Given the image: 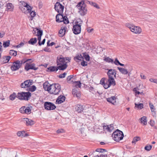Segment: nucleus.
Listing matches in <instances>:
<instances>
[{"instance_id": "obj_50", "label": "nucleus", "mask_w": 157, "mask_h": 157, "mask_svg": "<svg viewBox=\"0 0 157 157\" xmlns=\"http://www.w3.org/2000/svg\"><path fill=\"white\" fill-rule=\"evenodd\" d=\"M151 148L152 146L151 145H147L145 146L144 149L147 151H149L151 150Z\"/></svg>"}, {"instance_id": "obj_26", "label": "nucleus", "mask_w": 157, "mask_h": 157, "mask_svg": "<svg viewBox=\"0 0 157 157\" xmlns=\"http://www.w3.org/2000/svg\"><path fill=\"white\" fill-rule=\"evenodd\" d=\"M72 94L74 97L78 98H80V94L79 92L75 89H73L72 91Z\"/></svg>"}, {"instance_id": "obj_9", "label": "nucleus", "mask_w": 157, "mask_h": 157, "mask_svg": "<svg viewBox=\"0 0 157 157\" xmlns=\"http://www.w3.org/2000/svg\"><path fill=\"white\" fill-rule=\"evenodd\" d=\"M117 71L115 69H109L108 71L107 72V74L108 76V79L110 80L113 82V81H115L113 75L114 76L115 78H116Z\"/></svg>"}, {"instance_id": "obj_5", "label": "nucleus", "mask_w": 157, "mask_h": 157, "mask_svg": "<svg viewBox=\"0 0 157 157\" xmlns=\"http://www.w3.org/2000/svg\"><path fill=\"white\" fill-rule=\"evenodd\" d=\"M112 136L114 140L117 142L122 140L124 136L123 132L118 129L114 132Z\"/></svg>"}, {"instance_id": "obj_60", "label": "nucleus", "mask_w": 157, "mask_h": 157, "mask_svg": "<svg viewBox=\"0 0 157 157\" xmlns=\"http://www.w3.org/2000/svg\"><path fill=\"white\" fill-rule=\"evenodd\" d=\"M149 123L152 126H154L155 124L154 121L151 120H150V121L149 122Z\"/></svg>"}, {"instance_id": "obj_47", "label": "nucleus", "mask_w": 157, "mask_h": 157, "mask_svg": "<svg viewBox=\"0 0 157 157\" xmlns=\"http://www.w3.org/2000/svg\"><path fill=\"white\" fill-rule=\"evenodd\" d=\"M75 84L76 87L80 88L81 83L80 81L75 82Z\"/></svg>"}, {"instance_id": "obj_41", "label": "nucleus", "mask_w": 157, "mask_h": 157, "mask_svg": "<svg viewBox=\"0 0 157 157\" xmlns=\"http://www.w3.org/2000/svg\"><path fill=\"white\" fill-rule=\"evenodd\" d=\"M140 140V137L139 136H136L134 137L133 138V141L132 142V143L135 144L136 142L139 140Z\"/></svg>"}, {"instance_id": "obj_36", "label": "nucleus", "mask_w": 157, "mask_h": 157, "mask_svg": "<svg viewBox=\"0 0 157 157\" xmlns=\"http://www.w3.org/2000/svg\"><path fill=\"white\" fill-rule=\"evenodd\" d=\"M83 59V57L81 55H78L76 57H75L74 58V60L76 61H77V60H81Z\"/></svg>"}, {"instance_id": "obj_29", "label": "nucleus", "mask_w": 157, "mask_h": 157, "mask_svg": "<svg viewBox=\"0 0 157 157\" xmlns=\"http://www.w3.org/2000/svg\"><path fill=\"white\" fill-rule=\"evenodd\" d=\"M6 10L7 11H12L13 10V6L11 3H8L7 4Z\"/></svg>"}, {"instance_id": "obj_59", "label": "nucleus", "mask_w": 157, "mask_h": 157, "mask_svg": "<svg viewBox=\"0 0 157 157\" xmlns=\"http://www.w3.org/2000/svg\"><path fill=\"white\" fill-rule=\"evenodd\" d=\"M133 91H134L136 94H140V92L137 90V88H135L133 89Z\"/></svg>"}, {"instance_id": "obj_55", "label": "nucleus", "mask_w": 157, "mask_h": 157, "mask_svg": "<svg viewBox=\"0 0 157 157\" xmlns=\"http://www.w3.org/2000/svg\"><path fill=\"white\" fill-rule=\"evenodd\" d=\"M84 57L85 59L87 61H89L90 60V56L89 55H88V54L85 55L84 56Z\"/></svg>"}, {"instance_id": "obj_39", "label": "nucleus", "mask_w": 157, "mask_h": 157, "mask_svg": "<svg viewBox=\"0 0 157 157\" xmlns=\"http://www.w3.org/2000/svg\"><path fill=\"white\" fill-rule=\"evenodd\" d=\"M135 107H137L139 109H141L143 108V105L142 103H140L139 104H137L136 103L135 104Z\"/></svg>"}, {"instance_id": "obj_46", "label": "nucleus", "mask_w": 157, "mask_h": 157, "mask_svg": "<svg viewBox=\"0 0 157 157\" xmlns=\"http://www.w3.org/2000/svg\"><path fill=\"white\" fill-rule=\"evenodd\" d=\"M63 21L65 24H67L69 23V21L68 20L67 17L66 16H64L63 18Z\"/></svg>"}, {"instance_id": "obj_25", "label": "nucleus", "mask_w": 157, "mask_h": 157, "mask_svg": "<svg viewBox=\"0 0 157 157\" xmlns=\"http://www.w3.org/2000/svg\"><path fill=\"white\" fill-rule=\"evenodd\" d=\"M50 85L48 81H46L43 84V87L44 90L45 91L49 92Z\"/></svg>"}, {"instance_id": "obj_62", "label": "nucleus", "mask_w": 157, "mask_h": 157, "mask_svg": "<svg viewBox=\"0 0 157 157\" xmlns=\"http://www.w3.org/2000/svg\"><path fill=\"white\" fill-rule=\"evenodd\" d=\"M5 33V32L4 31H2L0 33V37L2 38L4 36Z\"/></svg>"}, {"instance_id": "obj_20", "label": "nucleus", "mask_w": 157, "mask_h": 157, "mask_svg": "<svg viewBox=\"0 0 157 157\" xmlns=\"http://www.w3.org/2000/svg\"><path fill=\"white\" fill-rule=\"evenodd\" d=\"M86 4L85 3L84 0H82L81 2H79L76 6V7L78 9V10L83 8L86 6Z\"/></svg>"}, {"instance_id": "obj_51", "label": "nucleus", "mask_w": 157, "mask_h": 157, "mask_svg": "<svg viewBox=\"0 0 157 157\" xmlns=\"http://www.w3.org/2000/svg\"><path fill=\"white\" fill-rule=\"evenodd\" d=\"M25 106H23L20 109V112L22 113H25Z\"/></svg>"}, {"instance_id": "obj_48", "label": "nucleus", "mask_w": 157, "mask_h": 157, "mask_svg": "<svg viewBox=\"0 0 157 157\" xmlns=\"http://www.w3.org/2000/svg\"><path fill=\"white\" fill-rule=\"evenodd\" d=\"M113 63L115 65L117 66L119 65L120 63L117 58L115 59V60L113 61Z\"/></svg>"}, {"instance_id": "obj_3", "label": "nucleus", "mask_w": 157, "mask_h": 157, "mask_svg": "<svg viewBox=\"0 0 157 157\" xmlns=\"http://www.w3.org/2000/svg\"><path fill=\"white\" fill-rule=\"evenodd\" d=\"M82 23V21L80 19H79L75 22V25H73L72 29V31L74 34L77 35L80 33L81 31V26Z\"/></svg>"}, {"instance_id": "obj_27", "label": "nucleus", "mask_w": 157, "mask_h": 157, "mask_svg": "<svg viewBox=\"0 0 157 157\" xmlns=\"http://www.w3.org/2000/svg\"><path fill=\"white\" fill-rule=\"evenodd\" d=\"M84 109L83 106L81 105H77L75 107V109L78 113L82 111Z\"/></svg>"}, {"instance_id": "obj_56", "label": "nucleus", "mask_w": 157, "mask_h": 157, "mask_svg": "<svg viewBox=\"0 0 157 157\" xmlns=\"http://www.w3.org/2000/svg\"><path fill=\"white\" fill-rule=\"evenodd\" d=\"M65 131L63 129H59L57 131V133H60L64 132Z\"/></svg>"}, {"instance_id": "obj_30", "label": "nucleus", "mask_w": 157, "mask_h": 157, "mask_svg": "<svg viewBox=\"0 0 157 157\" xmlns=\"http://www.w3.org/2000/svg\"><path fill=\"white\" fill-rule=\"evenodd\" d=\"M37 41L36 38H32L28 41V43L29 44L34 45Z\"/></svg>"}, {"instance_id": "obj_21", "label": "nucleus", "mask_w": 157, "mask_h": 157, "mask_svg": "<svg viewBox=\"0 0 157 157\" xmlns=\"http://www.w3.org/2000/svg\"><path fill=\"white\" fill-rule=\"evenodd\" d=\"M24 120L26 122V124L27 126H31L35 123L34 121L28 118H24Z\"/></svg>"}, {"instance_id": "obj_44", "label": "nucleus", "mask_w": 157, "mask_h": 157, "mask_svg": "<svg viewBox=\"0 0 157 157\" xmlns=\"http://www.w3.org/2000/svg\"><path fill=\"white\" fill-rule=\"evenodd\" d=\"M16 97V94L15 93H13L12 94L10 95V100L13 101L14 100Z\"/></svg>"}, {"instance_id": "obj_11", "label": "nucleus", "mask_w": 157, "mask_h": 157, "mask_svg": "<svg viewBox=\"0 0 157 157\" xmlns=\"http://www.w3.org/2000/svg\"><path fill=\"white\" fill-rule=\"evenodd\" d=\"M55 9L58 13H62L64 7L61 4L58 2H57L55 5Z\"/></svg>"}, {"instance_id": "obj_17", "label": "nucleus", "mask_w": 157, "mask_h": 157, "mask_svg": "<svg viewBox=\"0 0 157 157\" xmlns=\"http://www.w3.org/2000/svg\"><path fill=\"white\" fill-rule=\"evenodd\" d=\"M47 69L51 72L57 71L59 69L61 70H63V69L61 68L60 66L55 67L51 66L47 68Z\"/></svg>"}, {"instance_id": "obj_40", "label": "nucleus", "mask_w": 157, "mask_h": 157, "mask_svg": "<svg viewBox=\"0 0 157 157\" xmlns=\"http://www.w3.org/2000/svg\"><path fill=\"white\" fill-rule=\"evenodd\" d=\"M9 53L10 55L16 56L17 55V52L16 51L13 50H10V51Z\"/></svg>"}, {"instance_id": "obj_24", "label": "nucleus", "mask_w": 157, "mask_h": 157, "mask_svg": "<svg viewBox=\"0 0 157 157\" xmlns=\"http://www.w3.org/2000/svg\"><path fill=\"white\" fill-rule=\"evenodd\" d=\"M65 97L64 96L60 95L58 97L56 102H57L58 104H61L65 101Z\"/></svg>"}, {"instance_id": "obj_1", "label": "nucleus", "mask_w": 157, "mask_h": 157, "mask_svg": "<svg viewBox=\"0 0 157 157\" xmlns=\"http://www.w3.org/2000/svg\"><path fill=\"white\" fill-rule=\"evenodd\" d=\"M68 60L70 62L68 57H63L60 56L57 57L56 59V64L58 66H60L61 68H63V70L65 69L67 67V62L66 61Z\"/></svg>"}, {"instance_id": "obj_57", "label": "nucleus", "mask_w": 157, "mask_h": 157, "mask_svg": "<svg viewBox=\"0 0 157 157\" xmlns=\"http://www.w3.org/2000/svg\"><path fill=\"white\" fill-rule=\"evenodd\" d=\"M50 42V40H48L47 42V46H52L54 44H55V43L54 42H52L51 43H50V44H49V42Z\"/></svg>"}, {"instance_id": "obj_52", "label": "nucleus", "mask_w": 157, "mask_h": 157, "mask_svg": "<svg viewBox=\"0 0 157 157\" xmlns=\"http://www.w3.org/2000/svg\"><path fill=\"white\" fill-rule=\"evenodd\" d=\"M28 13H30V15L31 16V17H33L36 15V13L33 11H31L30 12Z\"/></svg>"}, {"instance_id": "obj_32", "label": "nucleus", "mask_w": 157, "mask_h": 157, "mask_svg": "<svg viewBox=\"0 0 157 157\" xmlns=\"http://www.w3.org/2000/svg\"><path fill=\"white\" fill-rule=\"evenodd\" d=\"M36 88L35 86L33 85L32 86H30L27 89V90L31 92H33L36 90Z\"/></svg>"}, {"instance_id": "obj_13", "label": "nucleus", "mask_w": 157, "mask_h": 157, "mask_svg": "<svg viewBox=\"0 0 157 157\" xmlns=\"http://www.w3.org/2000/svg\"><path fill=\"white\" fill-rule=\"evenodd\" d=\"M103 129L104 131L111 132L114 129L113 124H111L109 125H104Z\"/></svg>"}, {"instance_id": "obj_28", "label": "nucleus", "mask_w": 157, "mask_h": 157, "mask_svg": "<svg viewBox=\"0 0 157 157\" xmlns=\"http://www.w3.org/2000/svg\"><path fill=\"white\" fill-rule=\"evenodd\" d=\"M33 32L34 34L37 36L38 44L39 45V29H38L35 28L33 29Z\"/></svg>"}, {"instance_id": "obj_16", "label": "nucleus", "mask_w": 157, "mask_h": 157, "mask_svg": "<svg viewBox=\"0 0 157 157\" xmlns=\"http://www.w3.org/2000/svg\"><path fill=\"white\" fill-rule=\"evenodd\" d=\"M78 12L79 14L81 16H83L85 15L87 12V9L86 6L83 8H81V9L78 10Z\"/></svg>"}, {"instance_id": "obj_61", "label": "nucleus", "mask_w": 157, "mask_h": 157, "mask_svg": "<svg viewBox=\"0 0 157 157\" xmlns=\"http://www.w3.org/2000/svg\"><path fill=\"white\" fill-rule=\"evenodd\" d=\"M149 80L151 82H153L155 83H156L157 79L151 78L149 79Z\"/></svg>"}, {"instance_id": "obj_49", "label": "nucleus", "mask_w": 157, "mask_h": 157, "mask_svg": "<svg viewBox=\"0 0 157 157\" xmlns=\"http://www.w3.org/2000/svg\"><path fill=\"white\" fill-rule=\"evenodd\" d=\"M74 77V76L73 75H71L70 76H69L67 77V82L70 83V81L71 78H72L73 77Z\"/></svg>"}, {"instance_id": "obj_37", "label": "nucleus", "mask_w": 157, "mask_h": 157, "mask_svg": "<svg viewBox=\"0 0 157 157\" xmlns=\"http://www.w3.org/2000/svg\"><path fill=\"white\" fill-rule=\"evenodd\" d=\"M105 151H106L105 149H103L102 148H97L96 149L95 151L94 152V153L95 154V152H98L101 153H103Z\"/></svg>"}, {"instance_id": "obj_19", "label": "nucleus", "mask_w": 157, "mask_h": 157, "mask_svg": "<svg viewBox=\"0 0 157 157\" xmlns=\"http://www.w3.org/2000/svg\"><path fill=\"white\" fill-rule=\"evenodd\" d=\"M66 27H62L59 32V36L60 37H63L65 35L66 32Z\"/></svg>"}, {"instance_id": "obj_43", "label": "nucleus", "mask_w": 157, "mask_h": 157, "mask_svg": "<svg viewBox=\"0 0 157 157\" xmlns=\"http://www.w3.org/2000/svg\"><path fill=\"white\" fill-rule=\"evenodd\" d=\"M90 4L92 6H93L94 7H96L97 9H99V7L98 6L96 3L93 2H89Z\"/></svg>"}, {"instance_id": "obj_10", "label": "nucleus", "mask_w": 157, "mask_h": 157, "mask_svg": "<svg viewBox=\"0 0 157 157\" xmlns=\"http://www.w3.org/2000/svg\"><path fill=\"white\" fill-rule=\"evenodd\" d=\"M44 105L45 109L48 110H53L56 108L55 105L50 102H45Z\"/></svg>"}, {"instance_id": "obj_31", "label": "nucleus", "mask_w": 157, "mask_h": 157, "mask_svg": "<svg viewBox=\"0 0 157 157\" xmlns=\"http://www.w3.org/2000/svg\"><path fill=\"white\" fill-rule=\"evenodd\" d=\"M140 121L141 123L143 124L144 125H145L147 124V117H143L140 118Z\"/></svg>"}, {"instance_id": "obj_35", "label": "nucleus", "mask_w": 157, "mask_h": 157, "mask_svg": "<svg viewBox=\"0 0 157 157\" xmlns=\"http://www.w3.org/2000/svg\"><path fill=\"white\" fill-rule=\"evenodd\" d=\"M104 60L108 63H113V59L108 57H105Z\"/></svg>"}, {"instance_id": "obj_64", "label": "nucleus", "mask_w": 157, "mask_h": 157, "mask_svg": "<svg viewBox=\"0 0 157 157\" xmlns=\"http://www.w3.org/2000/svg\"><path fill=\"white\" fill-rule=\"evenodd\" d=\"M100 156L101 157H107V154H103V153L100 154Z\"/></svg>"}, {"instance_id": "obj_42", "label": "nucleus", "mask_w": 157, "mask_h": 157, "mask_svg": "<svg viewBox=\"0 0 157 157\" xmlns=\"http://www.w3.org/2000/svg\"><path fill=\"white\" fill-rule=\"evenodd\" d=\"M31 110L29 107H26L25 109V113L30 114L31 113Z\"/></svg>"}, {"instance_id": "obj_53", "label": "nucleus", "mask_w": 157, "mask_h": 157, "mask_svg": "<svg viewBox=\"0 0 157 157\" xmlns=\"http://www.w3.org/2000/svg\"><path fill=\"white\" fill-rule=\"evenodd\" d=\"M67 75V73L66 72H64L63 74H61L59 75V77L60 78H63L65 77V76Z\"/></svg>"}, {"instance_id": "obj_15", "label": "nucleus", "mask_w": 157, "mask_h": 157, "mask_svg": "<svg viewBox=\"0 0 157 157\" xmlns=\"http://www.w3.org/2000/svg\"><path fill=\"white\" fill-rule=\"evenodd\" d=\"M25 69L26 71H28L29 69L36 70L37 69V68L35 67L34 64H29L27 63L26 64Z\"/></svg>"}, {"instance_id": "obj_54", "label": "nucleus", "mask_w": 157, "mask_h": 157, "mask_svg": "<svg viewBox=\"0 0 157 157\" xmlns=\"http://www.w3.org/2000/svg\"><path fill=\"white\" fill-rule=\"evenodd\" d=\"M81 65L83 67L86 66L87 65V62L83 60L81 63Z\"/></svg>"}, {"instance_id": "obj_2", "label": "nucleus", "mask_w": 157, "mask_h": 157, "mask_svg": "<svg viewBox=\"0 0 157 157\" xmlns=\"http://www.w3.org/2000/svg\"><path fill=\"white\" fill-rule=\"evenodd\" d=\"M61 90L60 86L59 84H53L50 85L48 92L51 94H58Z\"/></svg>"}, {"instance_id": "obj_45", "label": "nucleus", "mask_w": 157, "mask_h": 157, "mask_svg": "<svg viewBox=\"0 0 157 157\" xmlns=\"http://www.w3.org/2000/svg\"><path fill=\"white\" fill-rule=\"evenodd\" d=\"M149 106L150 108L151 111L152 112H155V108H154V106L153 104H151V103H149Z\"/></svg>"}, {"instance_id": "obj_4", "label": "nucleus", "mask_w": 157, "mask_h": 157, "mask_svg": "<svg viewBox=\"0 0 157 157\" xmlns=\"http://www.w3.org/2000/svg\"><path fill=\"white\" fill-rule=\"evenodd\" d=\"M125 25L132 32L134 33L140 34L142 32L141 29L139 26L134 25L133 24L129 23H126Z\"/></svg>"}, {"instance_id": "obj_6", "label": "nucleus", "mask_w": 157, "mask_h": 157, "mask_svg": "<svg viewBox=\"0 0 157 157\" xmlns=\"http://www.w3.org/2000/svg\"><path fill=\"white\" fill-rule=\"evenodd\" d=\"M30 60L31 59H28L25 61L24 60H17L13 63V65L11 67V69L13 71H16L20 68L22 64Z\"/></svg>"}, {"instance_id": "obj_33", "label": "nucleus", "mask_w": 157, "mask_h": 157, "mask_svg": "<svg viewBox=\"0 0 157 157\" xmlns=\"http://www.w3.org/2000/svg\"><path fill=\"white\" fill-rule=\"evenodd\" d=\"M4 58L6 59L5 61H2V63H4L8 62L11 59V57L10 56H5Z\"/></svg>"}, {"instance_id": "obj_18", "label": "nucleus", "mask_w": 157, "mask_h": 157, "mask_svg": "<svg viewBox=\"0 0 157 157\" xmlns=\"http://www.w3.org/2000/svg\"><path fill=\"white\" fill-rule=\"evenodd\" d=\"M117 68L122 74L124 75H128V76H130V72L129 73L127 69L119 67H117Z\"/></svg>"}, {"instance_id": "obj_23", "label": "nucleus", "mask_w": 157, "mask_h": 157, "mask_svg": "<svg viewBox=\"0 0 157 157\" xmlns=\"http://www.w3.org/2000/svg\"><path fill=\"white\" fill-rule=\"evenodd\" d=\"M63 15L59 13L57 14L56 16V21L58 22H63Z\"/></svg>"}, {"instance_id": "obj_63", "label": "nucleus", "mask_w": 157, "mask_h": 157, "mask_svg": "<svg viewBox=\"0 0 157 157\" xmlns=\"http://www.w3.org/2000/svg\"><path fill=\"white\" fill-rule=\"evenodd\" d=\"M105 78H102L100 81V84L103 85V84H104L105 83Z\"/></svg>"}, {"instance_id": "obj_58", "label": "nucleus", "mask_w": 157, "mask_h": 157, "mask_svg": "<svg viewBox=\"0 0 157 157\" xmlns=\"http://www.w3.org/2000/svg\"><path fill=\"white\" fill-rule=\"evenodd\" d=\"M24 44L23 43L21 42L19 44L16 46V47L17 48H19L23 46Z\"/></svg>"}, {"instance_id": "obj_14", "label": "nucleus", "mask_w": 157, "mask_h": 157, "mask_svg": "<svg viewBox=\"0 0 157 157\" xmlns=\"http://www.w3.org/2000/svg\"><path fill=\"white\" fill-rule=\"evenodd\" d=\"M115 85L116 83L115 81H113V82H112V81L108 79V81L103 84V86L105 89H107L111 85H112L115 86Z\"/></svg>"}, {"instance_id": "obj_22", "label": "nucleus", "mask_w": 157, "mask_h": 157, "mask_svg": "<svg viewBox=\"0 0 157 157\" xmlns=\"http://www.w3.org/2000/svg\"><path fill=\"white\" fill-rule=\"evenodd\" d=\"M116 98L114 96H112L111 97L108 98L106 99L107 101L110 102L114 105L117 104L116 101Z\"/></svg>"}, {"instance_id": "obj_8", "label": "nucleus", "mask_w": 157, "mask_h": 157, "mask_svg": "<svg viewBox=\"0 0 157 157\" xmlns=\"http://www.w3.org/2000/svg\"><path fill=\"white\" fill-rule=\"evenodd\" d=\"M22 4L24 6L20 7V9L23 13L27 14L28 13L30 12L32 9V7L31 6L27 3L24 2H22Z\"/></svg>"}, {"instance_id": "obj_12", "label": "nucleus", "mask_w": 157, "mask_h": 157, "mask_svg": "<svg viewBox=\"0 0 157 157\" xmlns=\"http://www.w3.org/2000/svg\"><path fill=\"white\" fill-rule=\"evenodd\" d=\"M33 82L32 80H27L21 84V86L22 88H28L33 84Z\"/></svg>"}, {"instance_id": "obj_7", "label": "nucleus", "mask_w": 157, "mask_h": 157, "mask_svg": "<svg viewBox=\"0 0 157 157\" xmlns=\"http://www.w3.org/2000/svg\"><path fill=\"white\" fill-rule=\"evenodd\" d=\"M31 96V93L29 92H22L17 94L18 98L21 100H28L29 98Z\"/></svg>"}, {"instance_id": "obj_34", "label": "nucleus", "mask_w": 157, "mask_h": 157, "mask_svg": "<svg viewBox=\"0 0 157 157\" xmlns=\"http://www.w3.org/2000/svg\"><path fill=\"white\" fill-rule=\"evenodd\" d=\"M25 133L24 131H19L17 133V136L21 137H25Z\"/></svg>"}, {"instance_id": "obj_38", "label": "nucleus", "mask_w": 157, "mask_h": 157, "mask_svg": "<svg viewBox=\"0 0 157 157\" xmlns=\"http://www.w3.org/2000/svg\"><path fill=\"white\" fill-rule=\"evenodd\" d=\"M10 41L8 40L6 41L3 42V46L4 48H6L9 46L10 44Z\"/></svg>"}]
</instances>
